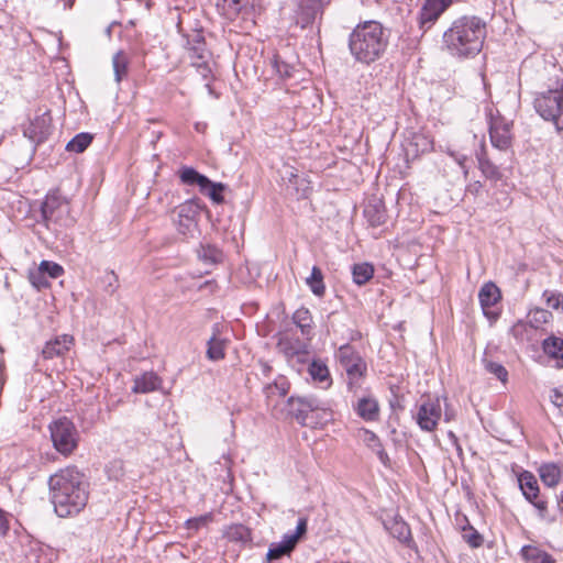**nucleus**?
<instances>
[{
    "instance_id": "obj_14",
    "label": "nucleus",
    "mask_w": 563,
    "mask_h": 563,
    "mask_svg": "<svg viewBox=\"0 0 563 563\" xmlns=\"http://www.w3.org/2000/svg\"><path fill=\"white\" fill-rule=\"evenodd\" d=\"M487 117L492 145L500 151L507 150L511 141L510 124L498 113L495 115L492 108L488 109Z\"/></svg>"
},
{
    "instance_id": "obj_8",
    "label": "nucleus",
    "mask_w": 563,
    "mask_h": 563,
    "mask_svg": "<svg viewBox=\"0 0 563 563\" xmlns=\"http://www.w3.org/2000/svg\"><path fill=\"white\" fill-rule=\"evenodd\" d=\"M325 404L312 396L288 399V411L301 426H313L319 412H325Z\"/></svg>"
},
{
    "instance_id": "obj_40",
    "label": "nucleus",
    "mask_w": 563,
    "mask_h": 563,
    "mask_svg": "<svg viewBox=\"0 0 563 563\" xmlns=\"http://www.w3.org/2000/svg\"><path fill=\"white\" fill-rule=\"evenodd\" d=\"M273 67L276 70V73L279 75V77L283 79L291 78L296 70L295 65L283 60L279 55L274 56Z\"/></svg>"
},
{
    "instance_id": "obj_57",
    "label": "nucleus",
    "mask_w": 563,
    "mask_h": 563,
    "mask_svg": "<svg viewBox=\"0 0 563 563\" xmlns=\"http://www.w3.org/2000/svg\"><path fill=\"white\" fill-rule=\"evenodd\" d=\"M258 364L263 376L268 377L272 373V366L265 361H260Z\"/></svg>"
},
{
    "instance_id": "obj_35",
    "label": "nucleus",
    "mask_w": 563,
    "mask_h": 563,
    "mask_svg": "<svg viewBox=\"0 0 563 563\" xmlns=\"http://www.w3.org/2000/svg\"><path fill=\"white\" fill-rule=\"evenodd\" d=\"M289 383L285 376H278L273 383L267 384L264 393L268 399L274 396L284 397L288 393Z\"/></svg>"
},
{
    "instance_id": "obj_33",
    "label": "nucleus",
    "mask_w": 563,
    "mask_h": 563,
    "mask_svg": "<svg viewBox=\"0 0 563 563\" xmlns=\"http://www.w3.org/2000/svg\"><path fill=\"white\" fill-rule=\"evenodd\" d=\"M353 282L357 285H364L374 276V267L369 263H360L352 266Z\"/></svg>"
},
{
    "instance_id": "obj_54",
    "label": "nucleus",
    "mask_w": 563,
    "mask_h": 563,
    "mask_svg": "<svg viewBox=\"0 0 563 563\" xmlns=\"http://www.w3.org/2000/svg\"><path fill=\"white\" fill-rule=\"evenodd\" d=\"M483 185L481 181L476 180L466 186L465 194L472 196H478L482 191Z\"/></svg>"
},
{
    "instance_id": "obj_58",
    "label": "nucleus",
    "mask_w": 563,
    "mask_h": 563,
    "mask_svg": "<svg viewBox=\"0 0 563 563\" xmlns=\"http://www.w3.org/2000/svg\"><path fill=\"white\" fill-rule=\"evenodd\" d=\"M454 157H455V161L457 162V164L462 167L464 176L467 177L468 169L465 166L466 156L465 155H459V156H454Z\"/></svg>"
},
{
    "instance_id": "obj_16",
    "label": "nucleus",
    "mask_w": 563,
    "mask_h": 563,
    "mask_svg": "<svg viewBox=\"0 0 563 563\" xmlns=\"http://www.w3.org/2000/svg\"><path fill=\"white\" fill-rule=\"evenodd\" d=\"M199 205L195 200H187L177 209V230L187 235L192 234L197 228L196 218L199 214Z\"/></svg>"
},
{
    "instance_id": "obj_38",
    "label": "nucleus",
    "mask_w": 563,
    "mask_h": 563,
    "mask_svg": "<svg viewBox=\"0 0 563 563\" xmlns=\"http://www.w3.org/2000/svg\"><path fill=\"white\" fill-rule=\"evenodd\" d=\"M552 319V312L547 309H530V328L540 329L543 324H549Z\"/></svg>"
},
{
    "instance_id": "obj_13",
    "label": "nucleus",
    "mask_w": 563,
    "mask_h": 563,
    "mask_svg": "<svg viewBox=\"0 0 563 563\" xmlns=\"http://www.w3.org/2000/svg\"><path fill=\"white\" fill-rule=\"evenodd\" d=\"M452 2V0H424L417 18L419 30L423 33L429 31Z\"/></svg>"
},
{
    "instance_id": "obj_46",
    "label": "nucleus",
    "mask_w": 563,
    "mask_h": 563,
    "mask_svg": "<svg viewBox=\"0 0 563 563\" xmlns=\"http://www.w3.org/2000/svg\"><path fill=\"white\" fill-rule=\"evenodd\" d=\"M40 267L47 278H58L64 273V268L59 264L49 261H42Z\"/></svg>"
},
{
    "instance_id": "obj_50",
    "label": "nucleus",
    "mask_w": 563,
    "mask_h": 563,
    "mask_svg": "<svg viewBox=\"0 0 563 563\" xmlns=\"http://www.w3.org/2000/svg\"><path fill=\"white\" fill-rule=\"evenodd\" d=\"M104 283H106V291L108 294H113L118 286H119V279L118 276L114 274V272L107 273L104 276Z\"/></svg>"
},
{
    "instance_id": "obj_41",
    "label": "nucleus",
    "mask_w": 563,
    "mask_h": 563,
    "mask_svg": "<svg viewBox=\"0 0 563 563\" xmlns=\"http://www.w3.org/2000/svg\"><path fill=\"white\" fill-rule=\"evenodd\" d=\"M29 282L31 285L36 288L37 290L45 289L49 287L51 283L48 278L45 276V274L42 272V268L38 266L35 269H31L29 272Z\"/></svg>"
},
{
    "instance_id": "obj_7",
    "label": "nucleus",
    "mask_w": 563,
    "mask_h": 563,
    "mask_svg": "<svg viewBox=\"0 0 563 563\" xmlns=\"http://www.w3.org/2000/svg\"><path fill=\"white\" fill-rule=\"evenodd\" d=\"M54 449L64 456L70 455L78 446L79 432L67 417L58 418L48 426Z\"/></svg>"
},
{
    "instance_id": "obj_47",
    "label": "nucleus",
    "mask_w": 563,
    "mask_h": 563,
    "mask_svg": "<svg viewBox=\"0 0 563 563\" xmlns=\"http://www.w3.org/2000/svg\"><path fill=\"white\" fill-rule=\"evenodd\" d=\"M229 537L232 540L246 543V542L251 541V531L249 528H246L243 525H236L234 527H231V529L229 531Z\"/></svg>"
},
{
    "instance_id": "obj_11",
    "label": "nucleus",
    "mask_w": 563,
    "mask_h": 563,
    "mask_svg": "<svg viewBox=\"0 0 563 563\" xmlns=\"http://www.w3.org/2000/svg\"><path fill=\"white\" fill-rule=\"evenodd\" d=\"M307 518H299L296 531L294 533H287L284 536L280 542L271 544L268 552L266 554L267 561L271 562L274 560H278L285 555H290V553L295 550L297 543L299 542L300 538L307 533Z\"/></svg>"
},
{
    "instance_id": "obj_30",
    "label": "nucleus",
    "mask_w": 563,
    "mask_h": 563,
    "mask_svg": "<svg viewBox=\"0 0 563 563\" xmlns=\"http://www.w3.org/2000/svg\"><path fill=\"white\" fill-rule=\"evenodd\" d=\"M277 346L280 352L285 354L286 357H292L295 355L303 352L306 345L300 340H292L288 335H283L277 343Z\"/></svg>"
},
{
    "instance_id": "obj_48",
    "label": "nucleus",
    "mask_w": 563,
    "mask_h": 563,
    "mask_svg": "<svg viewBox=\"0 0 563 563\" xmlns=\"http://www.w3.org/2000/svg\"><path fill=\"white\" fill-rule=\"evenodd\" d=\"M229 16L238 15L249 5V0H223Z\"/></svg>"
},
{
    "instance_id": "obj_4",
    "label": "nucleus",
    "mask_w": 563,
    "mask_h": 563,
    "mask_svg": "<svg viewBox=\"0 0 563 563\" xmlns=\"http://www.w3.org/2000/svg\"><path fill=\"white\" fill-rule=\"evenodd\" d=\"M75 221L69 201L59 191H49L41 203V222L48 230L58 233L62 229L73 227Z\"/></svg>"
},
{
    "instance_id": "obj_21",
    "label": "nucleus",
    "mask_w": 563,
    "mask_h": 563,
    "mask_svg": "<svg viewBox=\"0 0 563 563\" xmlns=\"http://www.w3.org/2000/svg\"><path fill=\"white\" fill-rule=\"evenodd\" d=\"M384 526L394 538L407 547L412 548L415 542L411 537L410 528L405 520L396 516L384 521Z\"/></svg>"
},
{
    "instance_id": "obj_32",
    "label": "nucleus",
    "mask_w": 563,
    "mask_h": 563,
    "mask_svg": "<svg viewBox=\"0 0 563 563\" xmlns=\"http://www.w3.org/2000/svg\"><path fill=\"white\" fill-rule=\"evenodd\" d=\"M306 283L313 295L318 297L324 295L325 286L323 283V273L318 266L312 267L310 276L306 278Z\"/></svg>"
},
{
    "instance_id": "obj_10",
    "label": "nucleus",
    "mask_w": 563,
    "mask_h": 563,
    "mask_svg": "<svg viewBox=\"0 0 563 563\" xmlns=\"http://www.w3.org/2000/svg\"><path fill=\"white\" fill-rule=\"evenodd\" d=\"M442 417L440 397L427 396L418 406L413 419L422 431L433 432Z\"/></svg>"
},
{
    "instance_id": "obj_64",
    "label": "nucleus",
    "mask_w": 563,
    "mask_h": 563,
    "mask_svg": "<svg viewBox=\"0 0 563 563\" xmlns=\"http://www.w3.org/2000/svg\"><path fill=\"white\" fill-rule=\"evenodd\" d=\"M559 507L561 509V512L563 514V490L561 492V495L559 498Z\"/></svg>"
},
{
    "instance_id": "obj_62",
    "label": "nucleus",
    "mask_w": 563,
    "mask_h": 563,
    "mask_svg": "<svg viewBox=\"0 0 563 563\" xmlns=\"http://www.w3.org/2000/svg\"><path fill=\"white\" fill-rule=\"evenodd\" d=\"M298 178V175L295 169L289 170V174L287 176V179L289 183H295V180Z\"/></svg>"
},
{
    "instance_id": "obj_60",
    "label": "nucleus",
    "mask_w": 563,
    "mask_h": 563,
    "mask_svg": "<svg viewBox=\"0 0 563 563\" xmlns=\"http://www.w3.org/2000/svg\"><path fill=\"white\" fill-rule=\"evenodd\" d=\"M376 452H377V455H378L379 460H380L384 464H386V461L388 460V455H387V453L385 452V450L380 446V448H377Z\"/></svg>"
},
{
    "instance_id": "obj_63",
    "label": "nucleus",
    "mask_w": 563,
    "mask_h": 563,
    "mask_svg": "<svg viewBox=\"0 0 563 563\" xmlns=\"http://www.w3.org/2000/svg\"><path fill=\"white\" fill-rule=\"evenodd\" d=\"M520 554H521L522 559L526 562H528V544L521 547Z\"/></svg>"
},
{
    "instance_id": "obj_15",
    "label": "nucleus",
    "mask_w": 563,
    "mask_h": 563,
    "mask_svg": "<svg viewBox=\"0 0 563 563\" xmlns=\"http://www.w3.org/2000/svg\"><path fill=\"white\" fill-rule=\"evenodd\" d=\"M328 0H298L295 10L296 24L306 29L314 23L318 16H322Z\"/></svg>"
},
{
    "instance_id": "obj_61",
    "label": "nucleus",
    "mask_w": 563,
    "mask_h": 563,
    "mask_svg": "<svg viewBox=\"0 0 563 563\" xmlns=\"http://www.w3.org/2000/svg\"><path fill=\"white\" fill-rule=\"evenodd\" d=\"M449 438L452 440L453 444L456 446V450L461 453L462 452V448L459 444L457 437L452 431H450L449 432Z\"/></svg>"
},
{
    "instance_id": "obj_19",
    "label": "nucleus",
    "mask_w": 563,
    "mask_h": 563,
    "mask_svg": "<svg viewBox=\"0 0 563 563\" xmlns=\"http://www.w3.org/2000/svg\"><path fill=\"white\" fill-rule=\"evenodd\" d=\"M353 408L358 417L364 421L373 422L379 419V404L377 399L372 395L361 397L354 405Z\"/></svg>"
},
{
    "instance_id": "obj_26",
    "label": "nucleus",
    "mask_w": 563,
    "mask_h": 563,
    "mask_svg": "<svg viewBox=\"0 0 563 563\" xmlns=\"http://www.w3.org/2000/svg\"><path fill=\"white\" fill-rule=\"evenodd\" d=\"M219 328L213 327V334L207 342V357L210 361H220L225 357V347L228 344L227 339H220L218 336Z\"/></svg>"
},
{
    "instance_id": "obj_5",
    "label": "nucleus",
    "mask_w": 563,
    "mask_h": 563,
    "mask_svg": "<svg viewBox=\"0 0 563 563\" xmlns=\"http://www.w3.org/2000/svg\"><path fill=\"white\" fill-rule=\"evenodd\" d=\"M335 357L346 374L349 391L356 394L363 386L367 375V364L361 354L350 344L339 347Z\"/></svg>"
},
{
    "instance_id": "obj_59",
    "label": "nucleus",
    "mask_w": 563,
    "mask_h": 563,
    "mask_svg": "<svg viewBox=\"0 0 563 563\" xmlns=\"http://www.w3.org/2000/svg\"><path fill=\"white\" fill-rule=\"evenodd\" d=\"M554 399H553V404L556 405L558 407H562L563 406V395L560 394L558 390L554 391Z\"/></svg>"
},
{
    "instance_id": "obj_37",
    "label": "nucleus",
    "mask_w": 563,
    "mask_h": 563,
    "mask_svg": "<svg viewBox=\"0 0 563 563\" xmlns=\"http://www.w3.org/2000/svg\"><path fill=\"white\" fill-rule=\"evenodd\" d=\"M93 136L90 133H79L75 135L66 145L68 152L82 153L92 142Z\"/></svg>"
},
{
    "instance_id": "obj_39",
    "label": "nucleus",
    "mask_w": 563,
    "mask_h": 563,
    "mask_svg": "<svg viewBox=\"0 0 563 563\" xmlns=\"http://www.w3.org/2000/svg\"><path fill=\"white\" fill-rule=\"evenodd\" d=\"M462 538L471 548H479L484 542L483 536L470 523L463 527Z\"/></svg>"
},
{
    "instance_id": "obj_28",
    "label": "nucleus",
    "mask_w": 563,
    "mask_h": 563,
    "mask_svg": "<svg viewBox=\"0 0 563 563\" xmlns=\"http://www.w3.org/2000/svg\"><path fill=\"white\" fill-rule=\"evenodd\" d=\"M187 47L191 62L209 58L210 53L206 47V41L201 33H196L187 38Z\"/></svg>"
},
{
    "instance_id": "obj_9",
    "label": "nucleus",
    "mask_w": 563,
    "mask_h": 563,
    "mask_svg": "<svg viewBox=\"0 0 563 563\" xmlns=\"http://www.w3.org/2000/svg\"><path fill=\"white\" fill-rule=\"evenodd\" d=\"M179 178L186 185H197L202 195L208 196L213 203L221 205L224 201L223 191L227 186L222 183H213L206 175L198 173L192 167H183Z\"/></svg>"
},
{
    "instance_id": "obj_1",
    "label": "nucleus",
    "mask_w": 563,
    "mask_h": 563,
    "mask_svg": "<svg viewBox=\"0 0 563 563\" xmlns=\"http://www.w3.org/2000/svg\"><path fill=\"white\" fill-rule=\"evenodd\" d=\"M487 36V23L478 15H462L443 32L441 49L450 57L466 60L476 57Z\"/></svg>"
},
{
    "instance_id": "obj_43",
    "label": "nucleus",
    "mask_w": 563,
    "mask_h": 563,
    "mask_svg": "<svg viewBox=\"0 0 563 563\" xmlns=\"http://www.w3.org/2000/svg\"><path fill=\"white\" fill-rule=\"evenodd\" d=\"M191 64L197 68V71L202 77V79L207 80L206 87L208 88L209 92L212 93V88L209 81L212 71L208 64V58L195 60Z\"/></svg>"
},
{
    "instance_id": "obj_45",
    "label": "nucleus",
    "mask_w": 563,
    "mask_h": 563,
    "mask_svg": "<svg viewBox=\"0 0 563 563\" xmlns=\"http://www.w3.org/2000/svg\"><path fill=\"white\" fill-rule=\"evenodd\" d=\"M213 520V514L208 512L199 517L190 518L186 521V527L189 530L198 531L201 527H206Z\"/></svg>"
},
{
    "instance_id": "obj_52",
    "label": "nucleus",
    "mask_w": 563,
    "mask_h": 563,
    "mask_svg": "<svg viewBox=\"0 0 563 563\" xmlns=\"http://www.w3.org/2000/svg\"><path fill=\"white\" fill-rule=\"evenodd\" d=\"M527 329V324L522 321H518L512 328L511 333L514 336L520 341L525 340V332Z\"/></svg>"
},
{
    "instance_id": "obj_2",
    "label": "nucleus",
    "mask_w": 563,
    "mask_h": 563,
    "mask_svg": "<svg viewBox=\"0 0 563 563\" xmlns=\"http://www.w3.org/2000/svg\"><path fill=\"white\" fill-rule=\"evenodd\" d=\"M51 500L58 517L79 514L88 501V484L75 466H68L48 479Z\"/></svg>"
},
{
    "instance_id": "obj_36",
    "label": "nucleus",
    "mask_w": 563,
    "mask_h": 563,
    "mask_svg": "<svg viewBox=\"0 0 563 563\" xmlns=\"http://www.w3.org/2000/svg\"><path fill=\"white\" fill-rule=\"evenodd\" d=\"M199 258L206 264H217L223 258V253L214 245H201L198 250Z\"/></svg>"
},
{
    "instance_id": "obj_56",
    "label": "nucleus",
    "mask_w": 563,
    "mask_h": 563,
    "mask_svg": "<svg viewBox=\"0 0 563 563\" xmlns=\"http://www.w3.org/2000/svg\"><path fill=\"white\" fill-rule=\"evenodd\" d=\"M455 419V411L445 402L444 420L450 422Z\"/></svg>"
},
{
    "instance_id": "obj_6",
    "label": "nucleus",
    "mask_w": 563,
    "mask_h": 563,
    "mask_svg": "<svg viewBox=\"0 0 563 563\" xmlns=\"http://www.w3.org/2000/svg\"><path fill=\"white\" fill-rule=\"evenodd\" d=\"M533 108L543 120L552 122L558 130H562L563 86L538 93L533 100Z\"/></svg>"
},
{
    "instance_id": "obj_42",
    "label": "nucleus",
    "mask_w": 563,
    "mask_h": 563,
    "mask_svg": "<svg viewBox=\"0 0 563 563\" xmlns=\"http://www.w3.org/2000/svg\"><path fill=\"white\" fill-rule=\"evenodd\" d=\"M483 363L488 373L495 375L500 382H506L508 373L500 363L493 362L487 358H484Z\"/></svg>"
},
{
    "instance_id": "obj_12",
    "label": "nucleus",
    "mask_w": 563,
    "mask_h": 563,
    "mask_svg": "<svg viewBox=\"0 0 563 563\" xmlns=\"http://www.w3.org/2000/svg\"><path fill=\"white\" fill-rule=\"evenodd\" d=\"M479 303L484 316L493 323L500 317V289L492 282L485 283L478 292Z\"/></svg>"
},
{
    "instance_id": "obj_55",
    "label": "nucleus",
    "mask_w": 563,
    "mask_h": 563,
    "mask_svg": "<svg viewBox=\"0 0 563 563\" xmlns=\"http://www.w3.org/2000/svg\"><path fill=\"white\" fill-rule=\"evenodd\" d=\"M365 441L367 442V445L374 450H376V448H380L379 438L372 431H366Z\"/></svg>"
},
{
    "instance_id": "obj_49",
    "label": "nucleus",
    "mask_w": 563,
    "mask_h": 563,
    "mask_svg": "<svg viewBox=\"0 0 563 563\" xmlns=\"http://www.w3.org/2000/svg\"><path fill=\"white\" fill-rule=\"evenodd\" d=\"M543 297H545L548 306L553 309H559L560 306L563 305V294L561 292H550L545 290Z\"/></svg>"
},
{
    "instance_id": "obj_51",
    "label": "nucleus",
    "mask_w": 563,
    "mask_h": 563,
    "mask_svg": "<svg viewBox=\"0 0 563 563\" xmlns=\"http://www.w3.org/2000/svg\"><path fill=\"white\" fill-rule=\"evenodd\" d=\"M517 481L519 488L522 492V495L525 496L526 499H528V471H522L518 475Z\"/></svg>"
},
{
    "instance_id": "obj_34",
    "label": "nucleus",
    "mask_w": 563,
    "mask_h": 563,
    "mask_svg": "<svg viewBox=\"0 0 563 563\" xmlns=\"http://www.w3.org/2000/svg\"><path fill=\"white\" fill-rule=\"evenodd\" d=\"M114 79L119 84L128 75L129 58L122 51L117 52L112 57Z\"/></svg>"
},
{
    "instance_id": "obj_22",
    "label": "nucleus",
    "mask_w": 563,
    "mask_h": 563,
    "mask_svg": "<svg viewBox=\"0 0 563 563\" xmlns=\"http://www.w3.org/2000/svg\"><path fill=\"white\" fill-rule=\"evenodd\" d=\"M364 217L372 227H379L386 223L387 212L385 203L379 198H372L364 208Z\"/></svg>"
},
{
    "instance_id": "obj_44",
    "label": "nucleus",
    "mask_w": 563,
    "mask_h": 563,
    "mask_svg": "<svg viewBox=\"0 0 563 563\" xmlns=\"http://www.w3.org/2000/svg\"><path fill=\"white\" fill-rule=\"evenodd\" d=\"M530 563H555V559L544 550L530 544Z\"/></svg>"
},
{
    "instance_id": "obj_18",
    "label": "nucleus",
    "mask_w": 563,
    "mask_h": 563,
    "mask_svg": "<svg viewBox=\"0 0 563 563\" xmlns=\"http://www.w3.org/2000/svg\"><path fill=\"white\" fill-rule=\"evenodd\" d=\"M74 338L69 334L57 335L56 338L46 342L42 350V355L46 360L64 356L73 346Z\"/></svg>"
},
{
    "instance_id": "obj_3",
    "label": "nucleus",
    "mask_w": 563,
    "mask_h": 563,
    "mask_svg": "<svg viewBox=\"0 0 563 563\" xmlns=\"http://www.w3.org/2000/svg\"><path fill=\"white\" fill-rule=\"evenodd\" d=\"M389 36V31L376 20L360 22L349 35V51L356 63L369 66L385 55Z\"/></svg>"
},
{
    "instance_id": "obj_24",
    "label": "nucleus",
    "mask_w": 563,
    "mask_h": 563,
    "mask_svg": "<svg viewBox=\"0 0 563 563\" xmlns=\"http://www.w3.org/2000/svg\"><path fill=\"white\" fill-rule=\"evenodd\" d=\"M541 349L548 357L556 361L560 367H563V339L550 334L541 343Z\"/></svg>"
},
{
    "instance_id": "obj_53",
    "label": "nucleus",
    "mask_w": 563,
    "mask_h": 563,
    "mask_svg": "<svg viewBox=\"0 0 563 563\" xmlns=\"http://www.w3.org/2000/svg\"><path fill=\"white\" fill-rule=\"evenodd\" d=\"M10 529L9 515L0 509V536H5Z\"/></svg>"
},
{
    "instance_id": "obj_29",
    "label": "nucleus",
    "mask_w": 563,
    "mask_h": 563,
    "mask_svg": "<svg viewBox=\"0 0 563 563\" xmlns=\"http://www.w3.org/2000/svg\"><path fill=\"white\" fill-rule=\"evenodd\" d=\"M294 323L300 329L301 334L309 339L312 334V317L309 309L301 307L292 314Z\"/></svg>"
},
{
    "instance_id": "obj_23",
    "label": "nucleus",
    "mask_w": 563,
    "mask_h": 563,
    "mask_svg": "<svg viewBox=\"0 0 563 563\" xmlns=\"http://www.w3.org/2000/svg\"><path fill=\"white\" fill-rule=\"evenodd\" d=\"M162 387V378L154 372H145L135 376L132 391L135 394H147L158 390Z\"/></svg>"
},
{
    "instance_id": "obj_31",
    "label": "nucleus",
    "mask_w": 563,
    "mask_h": 563,
    "mask_svg": "<svg viewBox=\"0 0 563 563\" xmlns=\"http://www.w3.org/2000/svg\"><path fill=\"white\" fill-rule=\"evenodd\" d=\"M309 374L318 383H325V387L331 385V377L328 366L320 360L312 361L309 365Z\"/></svg>"
},
{
    "instance_id": "obj_17",
    "label": "nucleus",
    "mask_w": 563,
    "mask_h": 563,
    "mask_svg": "<svg viewBox=\"0 0 563 563\" xmlns=\"http://www.w3.org/2000/svg\"><path fill=\"white\" fill-rule=\"evenodd\" d=\"M52 126V117L49 112H44L36 115L34 120L24 129L23 134L25 137L31 140L33 143L40 144L44 142L49 133Z\"/></svg>"
},
{
    "instance_id": "obj_27",
    "label": "nucleus",
    "mask_w": 563,
    "mask_h": 563,
    "mask_svg": "<svg viewBox=\"0 0 563 563\" xmlns=\"http://www.w3.org/2000/svg\"><path fill=\"white\" fill-rule=\"evenodd\" d=\"M563 468L556 463H543L538 468L541 482L548 487H555L562 477Z\"/></svg>"
},
{
    "instance_id": "obj_20",
    "label": "nucleus",
    "mask_w": 563,
    "mask_h": 563,
    "mask_svg": "<svg viewBox=\"0 0 563 563\" xmlns=\"http://www.w3.org/2000/svg\"><path fill=\"white\" fill-rule=\"evenodd\" d=\"M540 489L537 478L530 473V504L537 509L538 517L541 522L551 525L554 522V516H551L548 510V503L540 499Z\"/></svg>"
},
{
    "instance_id": "obj_25",
    "label": "nucleus",
    "mask_w": 563,
    "mask_h": 563,
    "mask_svg": "<svg viewBox=\"0 0 563 563\" xmlns=\"http://www.w3.org/2000/svg\"><path fill=\"white\" fill-rule=\"evenodd\" d=\"M476 158L478 162V168L484 175L485 178L498 181L501 179V173L499 170V167L495 165L487 156V152L484 145H482L481 151L477 152Z\"/></svg>"
}]
</instances>
